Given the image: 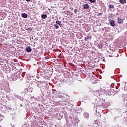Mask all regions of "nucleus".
Instances as JSON below:
<instances>
[{
	"mask_svg": "<svg viewBox=\"0 0 127 127\" xmlns=\"http://www.w3.org/2000/svg\"><path fill=\"white\" fill-rule=\"evenodd\" d=\"M84 116H85V115H86V113H84Z\"/></svg>",
	"mask_w": 127,
	"mask_h": 127,
	"instance_id": "nucleus-21",
	"label": "nucleus"
},
{
	"mask_svg": "<svg viewBox=\"0 0 127 127\" xmlns=\"http://www.w3.org/2000/svg\"><path fill=\"white\" fill-rule=\"evenodd\" d=\"M102 102L101 101H98V105L97 106H100Z\"/></svg>",
	"mask_w": 127,
	"mask_h": 127,
	"instance_id": "nucleus-16",
	"label": "nucleus"
},
{
	"mask_svg": "<svg viewBox=\"0 0 127 127\" xmlns=\"http://www.w3.org/2000/svg\"><path fill=\"white\" fill-rule=\"evenodd\" d=\"M101 13H99L98 14V15H101Z\"/></svg>",
	"mask_w": 127,
	"mask_h": 127,
	"instance_id": "nucleus-20",
	"label": "nucleus"
},
{
	"mask_svg": "<svg viewBox=\"0 0 127 127\" xmlns=\"http://www.w3.org/2000/svg\"><path fill=\"white\" fill-rule=\"evenodd\" d=\"M26 1H28V2H30V0H25Z\"/></svg>",
	"mask_w": 127,
	"mask_h": 127,
	"instance_id": "nucleus-17",
	"label": "nucleus"
},
{
	"mask_svg": "<svg viewBox=\"0 0 127 127\" xmlns=\"http://www.w3.org/2000/svg\"><path fill=\"white\" fill-rule=\"evenodd\" d=\"M109 57H113V55H109Z\"/></svg>",
	"mask_w": 127,
	"mask_h": 127,
	"instance_id": "nucleus-19",
	"label": "nucleus"
},
{
	"mask_svg": "<svg viewBox=\"0 0 127 127\" xmlns=\"http://www.w3.org/2000/svg\"><path fill=\"white\" fill-rule=\"evenodd\" d=\"M45 60L49 59V57H48V56H46L45 57Z\"/></svg>",
	"mask_w": 127,
	"mask_h": 127,
	"instance_id": "nucleus-15",
	"label": "nucleus"
},
{
	"mask_svg": "<svg viewBox=\"0 0 127 127\" xmlns=\"http://www.w3.org/2000/svg\"><path fill=\"white\" fill-rule=\"evenodd\" d=\"M41 17H42V18H43V19H45V18H47V15H46L45 14H43L42 15Z\"/></svg>",
	"mask_w": 127,
	"mask_h": 127,
	"instance_id": "nucleus-8",
	"label": "nucleus"
},
{
	"mask_svg": "<svg viewBox=\"0 0 127 127\" xmlns=\"http://www.w3.org/2000/svg\"><path fill=\"white\" fill-rule=\"evenodd\" d=\"M91 38H92V37L91 36H87L85 38L84 40L85 41H88V40H89V39H90Z\"/></svg>",
	"mask_w": 127,
	"mask_h": 127,
	"instance_id": "nucleus-5",
	"label": "nucleus"
},
{
	"mask_svg": "<svg viewBox=\"0 0 127 127\" xmlns=\"http://www.w3.org/2000/svg\"><path fill=\"white\" fill-rule=\"evenodd\" d=\"M27 16L28 15L25 13H24L22 15V17H23V18H27Z\"/></svg>",
	"mask_w": 127,
	"mask_h": 127,
	"instance_id": "nucleus-7",
	"label": "nucleus"
},
{
	"mask_svg": "<svg viewBox=\"0 0 127 127\" xmlns=\"http://www.w3.org/2000/svg\"><path fill=\"white\" fill-rule=\"evenodd\" d=\"M26 30H27V31H29V30H30V31H32V28H29L28 29H26Z\"/></svg>",
	"mask_w": 127,
	"mask_h": 127,
	"instance_id": "nucleus-13",
	"label": "nucleus"
},
{
	"mask_svg": "<svg viewBox=\"0 0 127 127\" xmlns=\"http://www.w3.org/2000/svg\"><path fill=\"white\" fill-rule=\"evenodd\" d=\"M115 7V5H109V9H112V8H114Z\"/></svg>",
	"mask_w": 127,
	"mask_h": 127,
	"instance_id": "nucleus-9",
	"label": "nucleus"
},
{
	"mask_svg": "<svg viewBox=\"0 0 127 127\" xmlns=\"http://www.w3.org/2000/svg\"><path fill=\"white\" fill-rule=\"evenodd\" d=\"M117 19L118 20L117 22L119 24H121L123 23V19H120V18H118Z\"/></svg>",
	"mask_w": 127,
	"mask_h": 127,
	"instance_id": "nucleus-4",
	"label": "nucleus"
},
{
	"mask_svg": "<svg viewBox=\"0 0 127 127\" xmlns=\"http://www.w3.org/2000/svg\"><path fill=\"white\" fill-rule=\"evenodd\" d=\"M32 50V49H31V47L28 46L26 48V51L27 52H31V51Z\"/></svg>",
	"mask_w": 127,
	"mask_h": 127,
	"instance_id": "nucleus-2",
	"label": "nucleus"
},
{
	"mask_svg": "<svg viewBox=\"0 0 127 127\" xmlns=\"http://www.w3.org/2000/svg\"><path fill=\"white\" fill-rule=\"evenodd\" d=\"M89 0L90 2H91V3H95L96 2V0Z\"/></svg>",
	"mask_w": 127,
	"mask_h": 127,
	"instance_id": "nucleus-10",
	"label": "nucleus"
},
{
	"mask_svg": "<svg viewBox=\"0 0 127 127\" xmlns=\"http://www.w3.org/2000/svg\"><path fill=\"white\" fill-rule=\"evenodd\" d=\"M74 12L75 14H77V12H78V10L75 9L74 11Z\"/></svg>",
	"mask_w": 127,
	"mask_h": 127,
	"instance_id": "nucleus-14",
	"label": "nucleus"
},
{
	"mask_svg": "<svg viewBox=\"0 0 127 127\" xmlns=\"http://www.w3.org/2000/svg\"><path fill=\"white\" fill-rule=\"evenodd\" d=\"M54 26H55L56 29H58V28H59V26H58V25L56 24L54 25Z\"/></svg>",
	"mask_w": 127,
	"mask_h": 127,
	"instance_id": "nucleus-12",
	"label": "nucleus"
},
{
	"mask_svg": "<svg viewBox=\"0 0 127 127\" xmlns=\"http://www.w3.org/2000/svg\"><path fill=\"white\" fill-rule=\"evenodd\" d=\"M110 25L112 27L116 26V22L114 20H111L109 22Z\"/></svg>",
	"mask_w": 127,
	"mask_h": 127,
	"instance_id": "nucleus-1",
	"label": "nucleus"
},
{
	"mask_svg": "<svg viewBox=\"0 0 127 127\" xmlns=\"http://www.w3.org/2000/svg\"><path fill=\"white\" fill-rule=\"evenodd\" d=\"M13 80H14V81H16V80H17V78H13Z\"/></svg>",
	"mask_w": 127,
	"mask_h": 127,
	"instance_id": "nucleus-18",
	"label": "nucleus"
},
{
	"mask_svg": "<svg viewBox=\"0 0 127 127\" xmlns=\"http://www.w3.org/2000/svg\"><path fill=\"white\" fill-rule=\"evenodd\" d=\"M84 9H88L89 8V4H85L83 5Z\"/></svg>",
	"mask_w": 127,
	"mask_h": 127,
	"instance_id": "nucleus-6",
	"label": "nucleus"
},
{
	"mask_svg": "<svg viewBox=\"0 0 127 127\" xmlns=\"http://www.w3.org/2000/svg\"><path fill=\"white\" fill-rule=\"evenodd\" d=\"M119 2L121 4H125V3H127V1L126 0H120Z\"/></svg>",
	"mask_w": 127,
	"mask_h": 127,
	"instance_id": "nucleus-3",
	"label": "nucleus"
},
{
	"mask_svg": "<svg viewBox=\"0 0 127 127\" xmlns=\"http://www.w3.org/2000/svg\"><path fill=\"white\" fill-rule=\"evenodd\" d=\"M56 23L58 24V25H60L61 24V21H56Z\"/></svg>",
	"mask_w": 127,
	"mask_h": 127,
	"instance_id": "nucleus-11",
	"label": "nucleus"
}]
</instances>
